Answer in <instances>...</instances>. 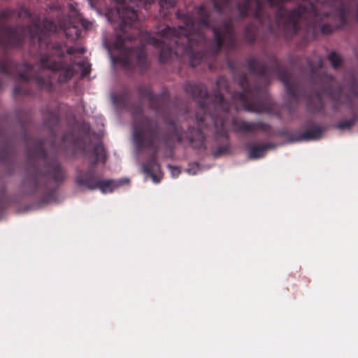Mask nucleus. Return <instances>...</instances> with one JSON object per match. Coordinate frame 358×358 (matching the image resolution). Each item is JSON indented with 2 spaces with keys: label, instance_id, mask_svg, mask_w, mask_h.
Wrapping results in <instances>:
<instances>
[{
  "label": "nucleus",
  "instance_id": "obj_34",
  "mask_svg": "<svg viewBox=\"0 0 358 358\" xmlns=\"http://www.w3.org/2000/svg\"><path fill=\"white\" fill-rule=\"evenodd\" d=\"M89 1H90V3H92V2L93 1V0H89Z\"/></svg>",
  "mask_w": 358,
  "mask_h": 358
},
{
  "label": "nucleus",
  "instance_id": "obj_7",
  "mask_svg": "<svg viewBox=\"0 0 358 358\" xmlns=\"http://www.w3.org/2000/svg\"><path fill=\"white\" fill-rule=\"evenodd\" d=\"M92 155L94 159L85 171L79 168L76 169L75 182L78 186L88 190L99 189L102 193L106 194L113 192L115 188L129 182L128 178L120 180L101 179L95 172V166L99 162L105 163L106 152L103 145L96 144L92 149Z\"/></svg>",
  "mask_w": 358,
  "mask_h": 358
},
{
  "label": "nucleus",
  "instance_id": "obj_27",
  "mask_svg": "<svg viewBox=\"0 0 358 358\" xmlns=\"http://www.w3.org/2000/svg\"><path fill=\"white\" fill-rule=\"evenodd\" d=\"M224 89H225V92H227L228 90V85L227 84V82L225 81V87H224Z\"/></svg>",
  "mask_w": 358,
  "mask_h": 358
},
{
  "label": "nucleus",
  "instance_id": "obj_9",
  "mask_svg": "<svg viewBox=\"0 0 358 358\" xmlns=\"http://www.w3.org/2000/svg\"><path fill=\"white\" fill-rule=\"evenodd\" d=\"M137 92L141 99H146L150 108L159 115H164L169 104V93L164 90L160 94L153 93L152 87L149 85H141L137 87Z\"/></svg>",
  "mask_w": 358,
  "mask_h": 358
},
{
  "label": "nucleus",
  "instance_id": "obj_3",
  "mask_svg": "<svg viewBox=\"0 0 358 358\" xmlns=\"http://www.w3.org/2000/svg\"><path fill=\"white\" fill-rule=\"evenodd\" d=\"M176 15L182 25L162 29L159 31L161 39L150 34L145 38L147 43L159 49L160 63L173 57H187L190 66L195 67L220 51L224 45V21L218 26L211 25L209 11L204 5L194 8L192 13L178 10Z\"/></svg>",
  "mask_w": 358,
  "mask_h": 358
},
{
  "label": "nucleus",
  "instance_id": "obj_28",
  "mask_svg": "<svg viewBox=\"0 0 358 358\" xmlns=\"http://www.w3.org/2000/svg\"><path fill=\"white\" fill-rule=\"evenodd\" d=\"M224 111H225V114L227 113L228 111V108H227V101H225V109H224Z\"/></svg>",
  "mask_w": 358,
  "mask_h": 358
},
{
  "label": "nucleus",
  "instance_id": "obj_33",
  "mask_svg": "<svg viewBox=\"0 0 358 358\" xmlns=\"http://www.w3.org/2000/svg\"><path fill=\"white\" fill-rule=\"evenodd\" d=\"M229 0H225V6H227V3H228Z\"/></svg>",
  "mask_w": 358,
  "mask_h": 358
},
{
  "label": "nucleus",
  "instance_id": "obj_21",
  "mask_svg": "<svg viewBox=\"0 0 358 358\" xmlns=\"http://www.w3.org/2000/svg\"><path fill=\"white\" fill-rule=\"evenodd\" d=\"M199 164L198 163H192L189 165V168L187 169V172L190 174L195 175L199 170Z\"/></svg>",
  "mask_w": 358,
  "mask_h": 358
},
{
  "label": "nucleus",
  "instance_id": "obj_30",
  "mask_svg": "<svg viewBox=\"0 0 358 358\" xmlns=\"http://www.w3.org/2000/svg\"><path fill=\"white\" fill-rule=\"evenodd\" d=\"M224 150H225V153H227V150H228V146L227 145V144L225 143V148H224Z\"/></svg>",
  "mask_w": 358,
  "mask_h": 358
},
{
  "label": "nucleus",
  "instance_id": "obj_2",
  "mask_svg": "<svg viewBox=\"0 0 358 358\" xmlns=\"http://www.w3.org/2000/svg\"><path fill=\"white\" fill-rule=\"evenodd\" d=\"M184 90L196 100L199 107L196 113L199 127H189L187 132L175 121L166 118L167 129L161 136L158 122L144 115L141 104L130 101L128 91L113 94L112 101L115 105L131 113L134 141L138 149L153 148L159 143H164L166 147H172L176 143H182L184 139H187L194 149H206L205 137L199 127L206 125V122L209 119L215 127L211 153L215 158L220 157L224 153V95L220 90L209 95L205 85L194 82H187L184 85Z\"/></svg>",
  "mask_w": 358,
  "mask_h": 358
},
{
  "label": "nucleus",
  "instance_id": "obj_11",
  "mask_svg": "<svg viewBox=\"0 0 358 358\" xmlns=\"http://www.w3.org/2000/svg\"><path fill=\"white\" fill-rule=\"evenodd\" d=\"M304 129L303 131L295 134V141H308L317 140L322 137L324 132V129L322 127L310 120L306 122Z\"/></svg>",
  "mask_w": 358,
  "mask_h": 358
},
{
  "label": "nucleus",
  "instance_id": "obj_1",
  "mask_svg": "<svg viewBox=\"0 0 358 358\" xmlns=\"http://www.w3.org/2000/svg\"><path fill=\"white\" fill-rule=\"evenodd\" d=\"M69 10L70 14L65 15L59 6L52 5L50 6L48 17L43 20L25 7L6 9L0 13V47L4 50L18 48L27 38L31 43H37L40 55L39 62L34 65L15 63L7 54L0 59V73L17 79L13 89L15 96L31 95L33 83L39 89L50 91L52 88L50 73H59L57 79L60 83L68 82L74 75L73 62L51 59L52 55L64 57L62 44L52 43L50 38L51 34L63 31L66 35L75 34L78 37V22L86 29L92 27L90 22L80 17L72 4Z\"/></svg>",
  "mask_w": 358,
  "mask_h": 358
},
{
  "label": "nucleus",
  "instance_id": "obj_10",
  "mask_svg": "<svg viewBox=\"0 0 358 358\" xmlns=\"http://www.w3.org/2000/svg\"><path fill=\"white\" fill-rule=\"evenodd\" d=\"M234 129L238 133L255 134L257 131L270 134L271 127L268 124L261 121L248 122L243 120L234 118L232 121Z\"/></svg>",
  "mask_w": 358,
  "mask_h": 358
},
{
  "label": "nucleus",
  "instance_id": "obj_14",
  "mask_svg": "<svg viewBox=\"0 0 358 358\" xmlns=\"http://www.w3.org/2000/svg\"><path fill=\"white\" fill-rule=\"evenodd\" d=\"M248 71L253 75L268 78V67L266 64L260 62L255 57L246 59Z\"/></svg>",
  "mask_w": 358,
  "mask_h": 358
},
{
  "label": "nucleus",
  "instance_id": "obj_16",
  "mask_svg": "<svg viewBox=\"0 0 358 358\" xmlns=\"http://www.w3.org/2000/svg\"><path fill=\"white\" fill-rule=\"evenodd\" d=\"M257 27L255 24H250L245 28L244 31V38L248 43H253L257 38Z\"/></svg>",
  "mask_w": 358,
  "mask_h": 358
},
{
  "label": "nucleus",
  "instance_id": "obj_20",
  "mask_svg": "<svg viewBox=\"0 0 358 358\" xmlns=\"http://www.w3.org/2000/svg\"><path fill=\"white\" fill-rule=\"evenodd\" d=\"M214 9L219 13H222L224 9V0H211Z\"/></svg>",
  "mask_w": 358,
  "mask_h": 358
},
{
  "label": "nucleus",
  "instance_id": "obj_23",
  "mask_svg": "<svg viewBox=\"0 0 358 358\" xmlns=\"http://www.w3.org/2000/svg\"><path fill=\"white\" fill-rule=\"evenodd\" d=\"M90 73V66H83L81 71V76L83 77L87 76Z\"/></svg>",
  "mask_w": 358,
  "mask_h": 358
},
{
  "label": "nucleus",
  "instance_id": "obj_25",
  "mask_svg": "<svg viewBox=\"0 0 358 358\" xmlns=\"http://www.w3.org/2000/svg\"><path fill=\"white\" fill-rule=\"evenodd\" d=\"M85 50L83 48H76V52L83 54L85 52Z\"/></svg>",
  "mask_w": 358,
  "mask_h": 358
},
{
  "label": "nucleus",
  "instance_id": "obj_35",
  "mask_svg": "<svg viewBox=\"0 0 358 358\" xmlns=\"http://www.w3.org/2000/svg\"><path fill=\"white\" fill-rule=\"evenodd\" d=\"M357 59H358V57H357Z\"/></svg>",
  "mask_w": 358,
  "mask_h": 358
},
{
  "label": "nucleus",
  "instance_id": "obj_15",
  "mask_svg": "<svg viewBox=\"0 0 358 358\" xmlns=\"http://www.w3.org/2000/svg\"><path fill=\"white\" fill-rule=\"evenodd\" d=\"M275 145L273 143H261L258 145H252L248 143L246 148L249 151V155L251 159H258L264 157L268 149L274 148Z\"/></svg>",
  "mask_w": 358,
  "mask_h": 358
},
{
  "label": "nucleus",
  "instance_id": "obj_31",
  "mask_svg": "<svg viewBox=\"0 0 358 358\" xmlns=\"http://www.w3.org/2000/svg\"><path fill=\"white\" fill-rule=\"evenodd\" d=\"M66 135H64V136H63V141H66Z\"/></svg>",
  "mask_w": 358,
  "mask_h": 358
},
{
  "label": "nucleus",
  "instance_id": "obj_22",
  "mask_svg": "<svg viewBox=\"0 0 358 358\" xmlns=\"http://www.w3.org/2000/svg\"><path fill=\"white\" fill-rule=\"evenodd\" d=\"M168 167L170 169V171L171 172V175L173 177H176L180 173V171L178 167L172 166V165H168Z\"/></svg>",
  "mask_w": 358,
  "mask_h": 358
},
{
  "label": "nucleus",
  "instance_id": "obj_8",
  "mask_svg": "<svg viewBox=\"0 0 358 358\" xmlns=\"http://www.w3.org/2000/svg\"><path fill=\"white\" fill-rule=\"evenodd\" d=\"M238 83L242 91L236 92L234 98L240 101L245 110L257 113L272 112V103L268 100L265 90L260 85L255 84L251 87L245 73L238 76Z\"/></svg>",
  "mask_w": 358,
  "mask_h": 358
},
{
  "label": "nucleus",
  "instance_id": "obj_5",
  "mask_svg": "<svg viewBox=\"0 0 358 358\" xmlns=\"http://www.w3.org/2000/svg\"><path fill=\"white\" fill-rule=\"evenodd\" d=\"M118 3L117 11L120 17L119 24L115 28V40L108 48L120 52V54L113 58L115 62L122 66L127 70L133 68L135 62L141 73L147 71L150 67L145 51L144 45L138 47L126 48L127 41L136 40L142 31L137 28L138 12L141 8L145 10L152 3L158 2L159 13L164 17H167L169 8L176 5V0H114Z\"/></svg>",
  "mask_w": 358,
  "mask_h": 358
},
{
  "label": "nucleus",
  "instance_id": "obj_29",
  "mask_svg": "<svg viewBox=\"0 0 358 358\" xmlns=\"http://www.w3.org/2000/svg\"><path fill=\"white\" fill-rule=\"evenodd\" d=\"M77 64H78L79 66H80V67H81V66H83L84 65V64H83V62H78Z\"/></svg>",
  "mask_w": 358,
  "mask_h": 358
},
{
  "label": "nucleus",
  "instance_id": "obj_19",
  "mask_svg": "<svg viewBox=\"0 0 358 358\" xmlns=\"http://www.w3.org/2000/svg\"><path fill=\"white\" fill-rule=\"evenodd\" d=\"M358 121V115H353V116L348 120H344L341 122H339L336 125V127L338 129H350L356 122Z\"/></svg>",
  "mask_w": 358,
  "mask_h": 358
},
{
  "label": "nucleus",
  "instance_id": "obj_32",
  "mask_svg": "<svg viewBox=\"0 0 358 358\" xmlns=\"http://www.w3.org/2000/svg\"><path fill=\"white\" fill-rule=\"evenodd\" d=\"M220 83V79H219V80L217 81V86L219 85Z\"/></svg>",
  "mask_w": 358,
  "mask_h": 358
},
{
  "label": "nucleus",
  "instance_id": "obj_18",
  "mask_svg": "<svg viewBox=\"0 0 358 358\" xmlns=\"http://www.w3.org/2000/svg\"><path fill=\"white\" fill-rule=\"evenodd\" d=\"M225 48L227 47H230L231 48H235L237 46V41L234 36H230V24L229 22L227 21L225 19Z\"/></svg>",
  "mask_w": 358,
  "mask_h": 358
},
{
  "label": "nucleus",
  "instance_id": "obj_12",
  "mask_svg": "<svg viewBox=\"0 0 358 358\" xmlns=\"http://www.w3.org/2000/svg\"><path fill=\"white\" fill-rule=\"evenodd\" d=\"M143 172L152 177L155 182H159L161 180V176L157 174H161V166L158 162L157 156L154 153L148 160L143 166Z\"/></svg>",
  "mask_w": 358,
  "mask_h": 358
},
{
  "label": "nucleus",
  "instance_id": "obj_26",
  "mask_svg": "<svg viewBox=\"0 0 358 358\" xmlns=\"http://www.w3.org/2000/svg\"><path fill=\"white\" fill-rule=\"evenodd\" d=\"M3 80L0 78V90H1L3 88Z\"/></svg>",
  "mask_w": 358,
  "mask_h": 358
},
{
  "label": "nucleus",
  "instance_id": "obj_4",
  "mask_svg": "<svg viewBox=\"0 0 358 358\" xmlns=\"http://www.w3.org/2000/svg\"><path fill=\"white\" fill-rule=\"evenodd\" d=\"M270 70L277 75L285 87V92L289 100L282 106V110L289 115H293L299 106L301 98L306 97L307 109L311 113H318L324 109V105L322 95L325 94L336 104L344 102L349 103L353 99H358V82L353 75L345 76L343 85L338 83L335 78L326 73H320L323 66V60L319 57L317 62L307 59V69L310 71V78L315 85V90L306 96L301 84L292 79L288 71L279 62L278 58L272 55L269 57Z\"/></svg>",
  "mask_w": 358,
  "mask_h": 358
},
{
  "label": "nucleus",
  "instance_id": "obj_24",
  "mask_svg": "<svg viewBox=\"0 0 358 358\" xmlns=\"http://www.w3.org/2000/svg\"><path fill=\"white\" fill-rule=\"evenodd\" d=\"M66 53L68 55H73V54L76 53V48H73V47H69L66 50Z\"/></svg>",
  "mask_w": 358,
  "mask_h": 358
},
{
  "label": "nucleus",
  "instance_id": "obj_17",
  "mask_svg": "<svg viewBox=\"0 0 358 358\" xmlns=\"http://www.w3.org/2000/svg\"><path fill=\"white\" fill-rule=\"evenodd\" d=\"M334 69L340 68L343 63V57L336 51H331L327 57Z\"/></svg>",
  "mask_w": 358,
  "mask_h": 358
},
{
  "label": "nucleus",
  "instance_id": "obj_6",
  "mask_svg": "<svg viewBox=\"0 0 358 358\" xmlns=\"http://www.w3.org/2000/svg\"><path fill=\"white\" fill-rule=\"evenodd\" d=\"M28 169L23 187L28 194H41V202L55 199L57 187L63 182L66 172L56 158L48 157L44 142L29 141L27 148Z\"/></svg>",
  "mask_w": 358,
  "mask_h": 358
},
{
  "label": "nucleus",
  "instance_id": "obj_13",
  "mask_svg": "<svg viewBox=\"0 0 358 358\" xmlns=\"http://www.w3.org/2000/svg\"><path fill=\"white\" fill-rule=\"evenodd\" d=\"M44 126L50 130L52 134H54V131L59 125V115L58 109L51 110L47 107L42 112Z\"/></svg>",
  "mask_w": 358,
  "mask_h": 358
}]
</instances>
